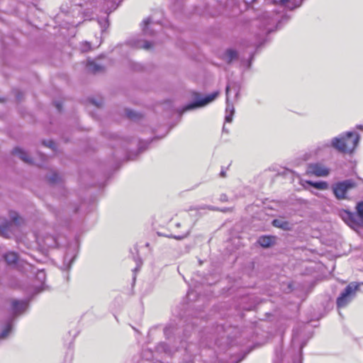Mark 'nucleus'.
<instances>
[{
	"instance_id": "1",
	"label": "nucleus",
	"mask_w": 363,
	"mask_h": 363,
	"mask_svg": "<svg viewBox=\"0 0 363 363\" xmlns=\"http://www.w3.org/2000/svg\"><path fill=\"white\" fill-rule=\"evenodd\" d=\"M72 6L79 7L78 13H81L85 19L91 18L94 10L99 8L100 11L106 14L104 18H99L101 32L104 33L109 26L108 15L115 11L122 0H69Z\"/></svg>"
},
{
	"instance_id": "2",
	"label": "nucleus",
	"mask_w": 363,
	"mask_h": 363,
	"mask_svg": "<svg viewBox=\"0 0 363 363\" xmlns=\"http://www.w3.org/2000/svg\"><path fill=\"white\" fill-rule=\"evenodd\" d=\"M359 135L356 132H347L332 139L330 145L342 153H352L359 141Z\"/></svg>"
},
{
	"instance_id": "3",
	"label": "nucleus",
	"mask_w": 363,
	"mask_h": 363,
	"mask_svg": "<svg viewBox=\"0 0 363 363\" xmlns=\"http://www.w3.org/2000/svg\"><path fill=\"white\" fill-rule=\"evenodd\" d=\"M218 95V92L217 91L208 94L193 91L191 101L182 106L177 113H184L186 111H192L203 108L213 101Z\"/></svg>"
},
{
	"instance_id": "4",
	"label": "nucleus",
	"mask_w": 363,
	"mask_h": 363,
	"mask_svg": "<svg viewBox=\"0 0 363 363\" xmlns=\"http://www.w3.org/2000/svg\"><path fill=\"white\" fill-rule=\"evenodd\" d=\"M360 284L351 282L337 298V308L345 307L354 298L357 291L359 290Z\"/></svg>"
},
{
	"instance_id": "5",
	"label": "nucleus",
	"mask_w": 363,
	"mask_h": 363,
	"mask_svg": "<svg viewBox=\"0 0 363 363\" xmlns=\"http://www.w3.org/2000/svg\"><path fill=\"white\" fill-rule=\"evenodd\" d=\"M355 187V182L352 179H346L339 182L332 186V189L335 196L339 199H346V194L348 191Z\"/></svg>"
},
{
	"instance_id": "6",
	"label": "nucleus",
	"mask_w": 363,
	"mask_h": 363,
	"mask_svg": "<svg viewBox=\"0 0 363 363\" xmlns=\"http://www.w3.org/2000/svg\"><path fill=\"white\" fill-rule=\"evenodd\" d=\"M142 30L146 35H154L156 32L162 30V26L159 20H154L150 16L143 21Z\"/></svg>"
},
{
	"instance_id": "7",
	"label": "nucleus",
	"mask_w": 363,
	"mask_h": 363,
	"mask_svg": "<svg viewBox=\"0 0 363 363\" xmlns=\"http://www.w3.org/2000/svg\"><path fill=\"white\" fill-rule=\"evenodd\" d=\"M307 173L319 177H325L330 174V169L321 163H312L308 166Z\"/></svg>"
},
{
	"instance_id": "8",
	"label": "nucleus",
	"mask_w": 363,
	"mask_h": 363,
	"mask_svg": "<svg viewBox=\"0 0 363 363\" xmlns=\"http://www.w3.org/2000/svg\"><path fill=\"white\" fill-rule=\"evenodd\" d=\"M260 30L262 34L267 35L271 33L274 30L272 27H269L271 24H273L274 20L270 17V13L264 12L262 14L259 20Z\"/></svg>"
},
{
	"instance_id": "9",
	"label": "nucleus",
	"mask_w": 363,
	"mask_h": 363,
	"mask_svg": "<svg viewBox=\"0 0 363 363\" xmlns=\"http://www.w3.org/2000/svg\"><path fill=\"white\" fill-rule=\"evenodd\" d=\"M339 216L342 220L352 228L359 227L354 213L347 210H340Z\"/></svg>"
},
{
	"instance_id": "10",
	"label": "nucleus",
	"mask_w": 363,
	"mask_h": 363,
	"mask_svg": "<svg viewBox=\"0 0 363 363\" xmlns=\"http://www.w3.org/2000/svg\"><path fill=\"white\" fill-rule=\"evenodd\" d=\"M127 45L130 48L135 49L143 48L148 50L152 48V43L147 40H144L140 38H132L127 41Z\"/></svg>"
},
{
	"instance_id": "11",
	"label": "nucleus",
	"mask_w": 363,
	"mask_h": 363,
	"mask_svg": "<svg viewBox=\"0 0 363 363\" xmlns=\"http://www.w3.org/2000/svg\"><path fill=\"white\" fill-rule=\"evenodd\" d=\"M303 1L304 0H273V2L275 4H279L280 6H283L289 10L292 11L300 7Z\"/></svg>"
},
{
	"instance_id": "12",
	"label": "nucleus",
	"mask_w": 363,
	"mask_h": 363,
	"mask_svg": "<svg viewBox=\"0 0 363 363\" xmlns=\"http://www.w3.org/2000/svg\"><path fill=\"white\" fill-rule=\"evenodd\" d=\"M13 313L18 315L24 312L28 308V301L13 300L11 303Z\"/></svg>"
},
{
	"instance_id": "13",
	"label": "nucleus",
	"mask_w": 363,
	"mask_h": 363,
	"mask_svg": "<svg viewBox=\"0 0 363 363\" xmlns=\"http://www.w3.org/2000/svg\"><path fill=\"white\" fill-rule=\"evenodd\" d=\"M300 184L304 188L307 189L306 185H310L319 190H325L328 188V184L326 182H312L308 180L301 179Z\"/></svg>"
},
{
	"instance_id": "14",
	"label": "nucleus",
	"mask_w": 363,
	"mask_h": 363,
	"mask_svg": "<svg viewBox=\"0 0 363 363\" xmlns=\"http://www.w3.org/2000/svg\"><path fill=\"white\" fill-rule=\"evenodd\" d=\"M223 59L227 64H231L234 60L238 59V53L235 50L228 48L223 53Z\"/></svg>"
},
{
	"instance_id": "15",
	"label": "nucleus",
	"mask_w": 363,
	"mask_h": 363,
	"mask_svg": "<svg viewBox=\"0 0 363 363\" xmlns=\"http://www.w3.org/2000/svg\"><path fill=\"white\" fill-rule=\"evenodd\" d=\"M239 93V86L234 84L228 82L225 87L226 100L229 101L231 94H233L234 97H237Z\"/></svg>"
},
{
	"instance_id": "16",
	"label": "nucleus",
	"mask_w": 363,
	"mask_h": 363,
	"mask_svg": "<svg viewBox=\"0 0 363 363\" xmlns=\"http://www.w3.org/2000/svg\"><path fill=\"white\" fill-rule=\"evenodd\" d=\"M13 154L18 157L22 161L27 164H33V160L28 155V154L21 148L16 147L13 150Z\"/></svg>"
},
{
	"instance_id": "17",
	"label": "nucleus",
	"mask_w": 363,
	"mask_h": 363,
	"mask_svg": "<svg viewBox=\"0 0 363 363\" xmlns=\"http://www.w3.org/2000/svg\"><path fill=\"white\" fill-rule=\"evenodd\" d=\"M265 41L266 39H263L262 40H258L255 43V51L254 52L250 53L249 59L245 62L246 67L247 69H250L251 67L256 52L259 51V48H262V46L264 44Z\"/></svg>"
},
{
	"instance_id": "18",
	"label": "nucleus",
	"mask_w": 363,
	"mask_h": 363,
	"mask_svg": "<svg viewBox=\"0 0 363 363\" xmlns=\"http://www.w3.org/2000/svg\"><path fill=\"white\" fill-rule=\"evenodd\" d=\"M86 69L89 72L96 74L104 70V67L95 61L88 60L86 63Z\"/></svg>"
},
{
	"instance_id": "19",
	"label": "nucleus",
	"mask_w": 363,
	"mask_h": 363,
	"mask_svg": "<svg viewBox=\"0 0 363 363\" xmlns=\"http://www.w3.org/2000/svg\"><path fill=\"white\" fill-rule=\"evenodd\" d=\"M357 213H355L356 219L359 223V227L363 226V201H360L356 206Z\"/></svg>"
},
{
	"instance_id": "20",
	"label": "nucleus",
	"mask_w": 363,
	"mask_h": 363,
	"mask_svg": "<svg viewBox=\"0 0 363 363\" xmlns=\"http://www.w3.org/2000/svg\"><path fill=\"white\" fill-rule=\"evenodd\" d=\"M274 242V238L271 236H262L258 240V243L264 247H269Z\"/></svg>"
},
{
	"instance_id": "21",
	"label": "nucleus",
	"mask_w": 363,
	"mask_h": 363,
	"mask_svg": "<svg viewBox=\"0 0 363 363\" xmlns=\"http://www.w3.org/2000/svg\"><path fill=\"white\" fill-rule=\"evenodd\" d=\"M6 262L9 264H15L18 259V255L14 252H9L4 256Z\"/></svg>"
},
{
	"instance_id": "22",
	"label": "nucleus",
	"mask_w": 363,
	"mask_h": 363,
	"mask_svg": "<svg viewBox=\"0 0 363 363\" xmlns=\"http://www.w3.org/2000/svg\"><path fill=\"white\" fill-rule=\"evenodd\" d=\"M44 245L48 247H55L59 245L58 240L53 236L45 238Z\"/></svg>"
},
{
	"instance_id": "23",
	"label": "nucleus",
	"mask_w": 363,
	"mask_h": 363,
	"mask_svg": "<svg viewBox=\"0 0 363 363\" xmlns=\"http://www.w3.org/2000/svg\"><path fill=\"white\" fill-rule=\"evenodd\" d=\"M36 279L40 284V289H38V292L44 289L43 284L46 279L45 272L43 270H39L36 274Z\"/></svg>"
},
{
	"instance_id": "24",
	"label": "nucleus",
	"mask_w": 363,
	"mask_h": 363,
	"mask_svg": "<svg viewBox=\"0 0 363 363\" xmlns=\"http://www.w3.org/2000/svg\"><path fill=\"white\" fill-rule=\"evenodd\" d=\"M88 101L90 104H91L92 106H94L96 108H100L104 104V100L101 97H97V98L90 97L88 99Z\"/></svg>"
},
{
	"instance_id": "25",
	"label": "nucleus",
	"mask_w": 363,
	"mask_h": 363,
	"mask_svg": "<svg viewBox=\"0 0 363 363\" xmlns=\"http://www.w3.org/2000/svg\"><path fill=\"white\" fill-rule=\"evenodd\" d=\"M272 224L274 226L281 228V229H287L289 227V223L286 221H284L281 219H274L272 221Z\"/></svg>"
},
{
	"instance_id": "26",
	"label": "nucleus",
	"mask_w": 363,
	"mask_h": 363,
	"mask_svg": "<svg viewBox=\"0 0 363 363\" xmlns=\"http://www.w3.org/2000/svg\"><path fill=\"white\" fill-rule=\"evenodd\" d=\"M195 12L198 13L199 15L205 16V15H209V16H214L215 13L211 12L207 6H205V8L201 9L200 7L196 6L195 7Z\"/></svg>"
},
{
	"instance_id": "27",
	"label": "nucleus",
	"mask_w": 363,
	"mask_h": 363,
	"mask_svg": "<svg viewBox=\"0 0 363 363\" xmlns=\"http://www.w3.org/2000/svg\"><path fill=\"white\" fill-rule=\"evenodd\" d=\"M11 329H12V324H11V322L9 321L6 323L5 328L3 330V331L0 334V337L2 339L7 337V336L11 331Z\"/></svg>"
},
{
	"instance_id": "28",
	"label": "nucleus",
	"mask_w": 363,
	"mask_h": 363,
	"mask_svg": "<svg viewBox=\"0 0 363 363\" xmlns=\"http://www.w3.org/2000/svg\"><path fill=\"white\" fill-rule=\"evenodd\" d=\"M10 218L11 221L15 225H20L21 222V218L18 216V213L16 212H11L10 213Z\"/></svg>"
},
{
	"instance_id": "29",
	"label": "nucleus",
	"mask_w": 363,
	"mask_h": 363,
	"mask_svg": "<svg viewBox=\"0 0 363 363\" xmlns=\"http://www.w3.org/2000/svg\"><path fill=\"white\" fill-rule=\"evenodd\" d=\"M172 9L174 11L180 10L183 6V0H173Z\"/></svg>"
},
{
	"instance_id": "30",
	"label": "nucleus",
	"mask_w": 363,
	"mask_h": 363,
	"mask_svg": "<svg viewBox=\"0 0 363 363\" xmlns=\"http://www.w3.org/2000/svg\"><path fill=\"white\" fill-rule=\"evenodd\" d=\"M13 92L15 95L16 99L17 101H21L23 98V93L19 89H15L13 90Z\"/></svg>"
},
{
	"instance_id": "31",
	"label": "nucleus",
	"mask_w": 363,
	"mask_h": 363,
	"mask_svg": "<svg viewBox=\"0 0 363 363\" xmlns=\"http://www.w3.org/2000/svg\"><path fill=\"white\" fill-rule=\"evenodd\" d=\"M91 43L89 42L85 41L81 47V50L83 52H86L91 50Z\"/></svg>"
},
{
	"instance_id": "32",
	"label": "nucleus",
	"mask_w": 363,
	"mask_h": 363,
	"mask_svg": "<svg viewBox=\"0 0 363 363\" xmlns=\"http://www.w3.org/2000/svg\"><path fill=\"white\" fill-rule=\"evenodd\" d=\"M289 19V16L287 15H284L277 22L276 29H278L280 26L282 22L288 21Z\"/></svg>"
},
{
	"instance_id": "33",
	"label": "nucleus",
	"mask_w": 363,
	"mask_h": 363,
	"mask_svg": "<svg viewBox=\"0 0 363 363\" xmlns=\"http://www.w3.org/2000/svg\"><path fill=\"white\" fill-rule=\"evenodd\" d=\"M49 181L51 182V183H56L58 182V180L60 179V177L58 175V174L57 173H53L49 178H48Z\"/></svg>"
},
{
	"instance_id": "34",
	"label": "nucleus",
	"mask_w": 363,
	"mask_h": 363,
	"mask_svg": "<svg viewBox=\"0 0 363 363\" xmlns=\"http://www.w3.org/2000/svg\"><path fill=\"white\" fill-rule=\"evenodd\" d=\"M43 144H44L45 146H47V147H48L51 148V149H52V150H55L56 145H55V143L52 140H49V141H48V142H44V143H43Z\"/></svg>"
},
{
	"instance_id": "35",
	"label": "nucleus",
	"mask_w": 363,
	"mask_h": 363,
	"mask_svg": "<svg viewBox=\"0 0 363 363\" xmlns=\"http://www.w3.org/2000/svg\"><path fill=\"white\" fill-rule=\"evenodd\" d=\"M75 257V255L74 256H72V257H69L68 255H66L65 257V264L68 262V267H70V264L71 263L73 262L74 259Z\"/></svg>"
},
{
	"instance_id": "36",
	"label": "nucleus",
	"mask_w": 363,
	"mask_h": 363,
	"mask_svg": "<svg viewBox=\"0 0 363 363\" xmlns=\"http://www.w3.org/2000/svg\"><path fill=\"white\" fill-rule=\"evenodd\" d=\"M55 106L58 111H61L62 108V104L60 101H55Z\"/></svg>"
},
{
	"instance_id": "37",
	"label": "nucleus",
	"mask_w": 363,
	"mask_h": 363,
	"mask_svg": "<svg viewBox=\"0 0 363 363\" xmlns=\"http://www.w3.org/2000/svg\"><path fill=\"white\" fill-rule=\"evenodd\" d=\"M233 121V115H226L225 123H231Z\"/></svg>"
},
{
	"instance_id": "38",
	"label": "nucleus",
	"mask_w": 363,
	"mask_h": 363,
	"mask_svg": "<svg viewBox=\"0 0 363 363\" xmlns=\"http://www.w3.org/2000/svg\"><path fill=\"white\" fill-rule=\"evenodd\" d=\"M226 112H230V113H234V108H230L229 105L227 106L226 107V110H225Z\"/></svg>"
},
{
	"instance_id": "39",
	"label": "nucleus",
	"mask_w": 363,
	"mask_h": 363,
	"mask_svg": "<svg viewBox=\"0 0 363 363\" xmlns=\"http://www.w3.org/2000/svg\"><path fill=\"white\" fill-rule=\"evenodd\" d=\"M175 116V118L174 120L177 121V123H179L181 120V115H173Z\"/></svg>"
},
{
	"instance_id": "40",
	"label": "nucleus",
	"mask_w": 363,
	"mask_h": 363,
	"mask_svg": "<svg viewBox=\"0 0 363 363\" xmlns=\"http://www.w3.org/2000/svg\"><path fill=\"white\" fill-rule=\"evenodd\" d=\"M125 113L130 114V113H137L131 109H126L125 111Z\"/></svg>"
},
{
	"instance_id": "41",
	"label": "nucleus",
	"mask_w": 363,
	"mask_h": 363,
	"mask_svg": "<svg viewBox=\"0 0 363 363\" xmlns=\"http://www.w3.org/2000/svg\"><path fill=\"white\" fill-rule=\"evenodd\" d=\"M187 235H188V233H186L184 235H182V236H174V238H176L177 240H182V239L184 238L185 237H186Z\"/></svg>"
},
{
	"instance_id": "42",
	"label": "nucleus",
	"mask_w": 363,
	"mask_h": 363,
	"mask_svg": "<svg viewBox=\"0 0 363 363\" xmlns=\"http://www.w3.org/2000/svg\"><path fill=\"white\" fill-rule=\"evenodd\" d=\"M61 10L62 12L69 13V11L65 10V9H64L63 6L61 7Z\"/></svg>"
},
{
	"instance_id": "43",
	"label": "nucleus",
	"mask_w": 363,
	"mask_h": 363,
	"mask_svg": "<svg viewBox=\"0 0 363 363\" xmlns=\"http://www.w3.org/2000/svg\"><path fill=\"white\" fill-rule=\"evenodd\" d=\"M220 200L221 201H225L226 200V196L225 195L221 196Z\"/></svg>"
},
{
	"instance_id": "44",
	"label": "nucleus",
	"mask_w": 363,
	"mask_h": 363,
	"mask_svg": "<svg viewBox=\"0 0 363 363\" xmlns=\"http://www.w3.org/2000/svg\"><path fill=\"white\" fill-rule=\"evenodd\" d=\"M208 209H210V210H212V211H216V210H218L217 208H214V207H213V206H208Z\"/></svg>"
},
{
	"instance_id": "45",
	"label": "nucleus",
	"mask_w": 363,
	"mask_h": 363,
	"mask_svg": "<svg viewBox=\"0 0 363 363\" xmlns=\"http://www.w3.org/2000/svg\"><path fill=\"white\" fill-rule=\"evenodd\" d=\"M357 128L359 129L363 130V125H357Z\"/></svg>"
},
{
	"instance_id": "46",
	"label": "nucleus",
	"mask_w": 363,
	"mask_h": 363,
	"mask_svg": "<svg viewBox=\"0 0 363 363\" xmlns=\"http://www.w3.org/2000/svg\"><path fill=\"white\" fill-rule=\"evenodd\" d=\"M130 118H132L133 116H135V115H130V114H128L127 115Z\"/></svg>"
},
{
	"instance_id": "47",
	"label": "nucleus",
	"mask_w": 363,
	"mask_h": 363,
	"mask_svg": "<svg viewBox=\"0 0 363 363\" xmlns=\"http://www.w3.org/2000/svg\"><path fill=\"white\" fill-rule=\"evenodd\" d=\"M242 359H243V357H241V359H239L237 362H235V363H238V362H240Z\"/></svg>"
},
{
	"instance_id": "48",
	"label": "nucleus",
	"mask_w": 363,
	"mask_h": 363,
	"mask_svg": "<svg viewBox=\"0 0 363 363\" xmlns=\"http://www.w3.org/2000/svg\"><path fill=\"white\" fill-rule=\"evenodd\" d=\"M223 131H225V125H223Z\"/></svg>"
},
{
	"instance_id": "49",
	"label": "nucleus",
	"mask_w": 363,
	"mask_h": 363,
	"mask_svg": "<svg viewBox=\"0 0 363 363\" xmlns=\"http://www.w3.org/2000/svg\"><path fill=\"white\" fill-rule=\"evenodd\" d=\"M220 174H221L223 177H224L225 173H224L223 172H222L220 173Z\"/></svg>"
},
{
	"instance_id": "50",
	"label": "nucleus",
	"mask_w": 363,
	"mask_h": 363,
	"mask_svg": "<svg viewBox=\"0 0 363 363\" xmlns=\"http://www.w3.org/2000/svg\"><path fill=\"white\" fill-rule=\"evenodd\" d=\"M173 126H174V125H171L169 128L170 129V128H173Z\"/></svg>"
},
{
	"instance_id": "51",
	"label": "nucleus",
	"mask_w": 363,
	"mask_h": 363,
	"mask_svg": "<svg viewBox=\"0 0 363 363\" xmlns=\"http://www.w3.org/2000/svg\"><path fill=\"white\" fill-rule=\"evenodd\" d=\"M256 0H251V2H255Z\"/></svg>"
}]
</instances>
